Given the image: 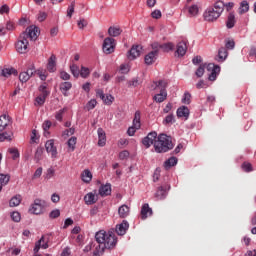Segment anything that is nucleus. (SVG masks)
I'll return each instance as SVG.
<instances>
[{
	"instance_id": "nucleus-33",
	"label": "nucleus",
	"mask_w": 256,
	"mask_h": 256,
	"mask_svg": "<svg viewBox=\"0 0 256 256\" xmlns=\"http://www.w3.org/2000/svg\"><path fill=\"white\" fill-rule=\"evenodd\" d=\"M177 161V158L170 157L164 162V168L168 171V169H171V167H175V165H177Z\"/></svg>"
},
{
	"instance_id": "nucleus-14",
	"label": "nucleus",
	"mask_w": 256,
	"mask_h": 256,
	"mask_svg": "<svg viewBox=\"0 0 256 256\" xmlns=\"http://www.w3.org/2000/svg\"><path fill=\"white\" fill-rule=\"evenodd\" d=\"M45 148L47 153H50L52 159H57L58 152L57 147L55 146V140L51 139L46 141Z\"/></svg>"
},
{
	"instance_id": "nucleus-12",
	"label": "nucleus",
	"mask_w": 256,
	"mask_h": 256,
	"mask_svg": "<svg viewBox=\"0 0 256 256\" xmlns=\"http://www.w3.org/2000/svg\"><path fill=\"white\" fill-rule=\"evenodd\" d=\"M22 34H26V39H31V41H37V37H39V27L33 25L29 26Z\"/></svg>"
},
{
	"instance_id": "nucleus-8",
	"label": "nucleus",
	"mask_w": 256,
	"mask_h": 256,
	"mask_svg": "<svg viewBox=\"0 0 256 256\" xmlns=\"http://www.w3.org/2000/svg\"><path fill=\"white\" fill-rule=\"evenodd\" d=\"M45 207H47V202L45 200L36 199L30 208V213L33 215H41L43 211H45Z\"/></svg>"
},
{
	"instance_id": "nucleus-56",
	"label": "nucleus",
	"mask_w": 256,
	"mask_h": 256,
	"mask_svg": "<svg viewBox=\"0 0 256 256\" xmlns=\"http://www.w3.org/2000/svg\"><path fill=\"white\" fill-rule=\"evenodd\" d=\"M60 215H61V211H59V209H56L50 212L49 217L51 219H57V217H59Z\"/></svg>"
},
{
	"instance_id": "nucleus-60",
	"label": "nucleus",
	"mask_w": 256,
	"mask_h": 256,
	"mask_svg": "<svg viewBox=\"0 0 256 256\" xmlns=\"http://www.w3.org/2000/svg\"><path fill=\"white\" fill-rule=\"evenodd\" d=\"M161 10H154L152 13H151V17L153 19H161Z\"/></svg>"
},
{
	"instance_id": "nucleus-39",
	"label": "nucleus",
	"mask_w": 256,
	"mask_h": 256,
	"mask_svg": "<svg viewBox=\"0 0 256 256\" xmlns=\"http://www.w3.org/2000/svg\"><path fill=\"white\" fill-rule=\"evenodd\" d=\"M10 207H18V205H21V195H16L11 198L9 202Z\"/></svg>"
},
{
	"instance_id": "nucleus-21",
	"label": "nucleus",
	"mask_w": 256,
	"mask_h": 256,
	"mask_svg": "<svg viewBox=\"0 0 256 256\" xmlns=\"http://www.w3.org/2000/svg\"><path fill=\"white\" fill-rule=\"evenodd\" d=\"M97 133L99 147H105V144L107 143V136L105 134V130H103V128H98Z\"/></svg>"
},
{
	"instance_id": "nucleus-24",
	"label": "nucleus",
	"mask_w": 256,
	"mask_h": 256,
	"mask_svg": "<svg viewBox=\"0 0 256 256\" xmlns=\"http://www.w3.org/2000/svg\"><path fill=\"white\" fill-rule=\"evenodd\" d=\"M171 189V186H160L156 192L157 199H165L167 197V191Z\"/></svg>"
},
{
	"instance_id": "nucleus-50",
	"label": "nucleus",
	"mask_w": 256,
	"mask_h": 256,
	"mask_svg": "<svg viewBox=\"0 0 256 256\" xmlns=\"http://www.w3.org/2000/svg\"><path fill=\"white\" fill-rule=\"evenodd\" d=\"M94 107H97V100L92 99V100H90V101L87 103L86 109H87V111H91V110H93Z\"/></svg>"
},
{
	"instance_id": "nucleus-27",
	"label": "nucleus",
	"mask_w": 256,
	"mask_h": 256,
	"mask_svg": "<svg viewBox=\"0 0 256 256\" xmlns=\"http://www.w3.org/2000/svg\"><path fill=\"white\" fill-rule=\"evenodd\" d=\"M110 194H111V184H105L100 186L99 195H101V197H107Z\"/></svg>"
},
{
	"instance_id": "nucleus-26",
	"label": "nucleus",
	"mask_w": 256,
	"mask_h": 256,
	"mask_svg": "<svg viewBox=\"0 0 256 256\" xmlns=\"http://www.w3.org/2000/svg\"><path fill=\"white\" fill-rule=\"evenodd\" d=\"M159 55L156 54L155 52H150L148 53L145 58H144V61L146 63V65H153V63H155V61H157V57Z\"/></svg>"
},
{
	"instance_id": "nucleus-48",
	"label": "nucleus",
	"mask_w": 256,
	"mask_h": 256,
	"mask_svg": "<svg viewBox=\"0 0 256 256\" xmlns=\"http://www.w3.org/2000/svg\"><path fill=\"white\" fill-rule=\"evenodd\" d=\"M73 13H75V2H72L71 5L68 6L67 17L71 19V17H73Z\"/></svg>"
},
{
	"instance_id": "nucleus-3",
	"label": "nucleus",
	"mask_w": 256,
	"mask_h": 256,
	"mask_svg": "<svg viewBox=\"0 0 256 256\" xmlns=\"http://www.w3.org/2000/svg\"><path fill=\"white\" fill-rule=\"evenodd\" d=\"M223 11H225V3L223 1H217L213 6L208 7L204 11V21H208L209 23L217 21Z\"/></svg>"
},
{
	"instance_id": "nucleus-64",
	"label": "nucleus",
	"mask_w": 256,
	"mask_h": 256,
	"mask_svg": "<svg viewBox=\"0 0 256 256\" xmlns=\"http://www.w3.org/2000/svg\"><path fill=\"white\" fill-rule=\"evenodd\" d=\"M69 255H71V248L69 247L64 248L61 253V256H69Z\"/></svg>"
},
{
	"instance_id": "nucleus-49",
	"label": "nucleus",
	"mask_w": 256,
	"mask_h": 256,
	"mask_svg": "<svg viewBox=\"0 0 256 256\" xmlns=\"http://www.w3.org/2000/svg\"><path fill=\"white\" fill-rule=\"evenodd\" d=\"M242 169L243 171H245L246 173H251V171H253V166L251 165V163L249 162H244L242 164Z\"/></svg>"
},
{
	"instance_id": "nucleus-9",
	"label": "nucleus",
	"mask_w": 256,
	"mask_h": 256,
	"mask_svg": "<svg viewBox=\"0 0 256 256\" xmlns=\"http://www.w3.org/2000/svg\"><path fill=\"white\" fill-rule=\"evenodd\" d=\"M29 47V41L27 40V34H22L16 43V51L18 53H25Z\"/></svg>"
},
{
	"instance_id": "nucleus-43",
	"label": "nucleus",
	"mask_w": 256,
	"mask_h": 256,
	"mask_svg": "<svg viewBox=\"0 0 256 256\" xmlns=\"http://www.w3.org/2000/svg\"><path fill=\"white\" fill-rule=\"evenodd\" d=\"M91 74V71L89 68L82 66L80 70V76L83 77V79H87L89 75Z\"/></svg>"
},
{
	"instance_id": "nucleus-41",
	"label": "nucleus",
	"mask_w": 256,
	"mask_h": 256,
	"mask_svg": "<svg viewBox=\"0 0 256 256\" xmlns=\"http://www.w3.org/2000/svg\"><path fill=\"white\" fill-rule=\"evenodd\" d=\"M67 145H68L70 151H75V146L77 145V137L72 136V137L68 140Z\"/></svg>"
},
{
	"instance_id": "nucleus-4",
	"label": "nucleus",
	"mask_w": 256,
	"mask_h": 256,
	"mask_svg": "<svg viewBox=\"0 0 256 256\" xmlns=\"http://www.w3.org/2000/svg\"><path fill=\"white\" fill-rule=\"evenodd\" d=\"M205 69L210 73L209 74V81H215L217 79V75H219L221 68L213 63H210L208 65L202 64L198 67L196 70V76L201 77L205 73Z\"/></svg>"
},
{
	"instance_id": "nucleus-37",
	"label": "nucleus",
	"mask_w": 256,
	"mask_h": 256,
	"mask_svg": "<svg viewBox=\"0 0 256 256\" xmlns=\"http://www.w3.org/2000/svg\"><path fill=\"white\" fill-rule=\"evenodd\" d=\"M173 49H175V44L172 42L161 44V50L164 53H169V51H173Z\"/></svg>"
},
{
	"instance_id": "nucleus-30",
	"label": "nucleus",
	"mask_w": 256,
	"mask_h": 256,
	"mask_svg": "<svg viewBox=\"0 0 256 256\" xmlns=\"http://www.w3.org/2000/svg\"><path fill=\"white\" fill-rule=\"evenodd\" d=\"M177 117H185L187 119L189 117V108L186 106H181L180 108L177 109Z\"/></svg>"
},
{
	"instance_id": "nucleus-52",
	"label": "nucleus",
	"mask_w": 256,
	"mask_h": 256,
	"mask_svg": "<svg viewBox=\"0 0 256 256\" xmlns=\"http://www.w3.org/2000/svg\"><path fill=\"white\" fill-rule=\"evenodd\" d=\"M60 79H62V81H69V79H71V75L66 71H60Z\"/></svg>"
},
{
	"instance_id": "nucleus-57",
	"label": "nucleus",
	"mask_w": 256,
	"mask_h": 256,
	"mask_svg": "<svg viewBox=\"0 0 256 256\" xmlns=\"http://www.w3.org/2000/svg\"><path fill=\"white\" fill-rule=\"evenodd\" d=\"M63 113H65V108L59 110L56 115H55V119H57V121H63Z\"/></svg>"
},
{
	"instance_id": "nucleus-13",
	"label": "nucleus",
	"mask_w": 256,
	"mask_h": 256,
	"mask_svg": "<svg viewBox=\"0 0 256 256\" xmlns=\"http://www.w3.org/2000/svg\"><path fill=\"white\" fill-rule=\"evenodd\" d=\"M33 75H35V66L31 65L27 71L20 73L19 80L21 83H27V81H29Z\"/></svg>"
},
{
	"instance_id": "nucleus-32",
	"label": "nucleus",
	"mask_w": 256,
	"mask_h": 256,
	"mask_svg": "<svg viewBox=\"0 0 256 256\" xmlns=\"http://www.w3.org/2000/svg\"><path fill=\"white\" fill-rule=\"evenodd\" d=\"M1 75L2 77H11V75H17V71L15 70V68H3L1 70Z\"/></svg>"
},
{
	"instance_id": "nucleus-58",
	"label": "nucleus",
	"mask_w": 256,
	"mask_h": 256,
	"mask_svg": "<svg viewBox=\"0 0 256 256\" xmlns=\"http://www.w3.org/2000/svg\"><path fill=\"white\" fill-rule=\"evenodd\" d=\"M46 99L47 98H45V96L39 95L38 97H36V104L39 106L44 105Z\"/></svg>"
},
{
	"instance_id": "nucleus-5",
	"label": "nucleus",
	"mask_w": 256,
	"mask_h": 256,
	"mask_svg": "<svg viewBox=\"0 0 256 256\" xmlns=\"http://www.w3.org/2000/svg\"><path fill=\"white\" fill-rule=\"evenodd\" d=\"M152 88L154 91H159V93L154 95L153 100L156 103H163L167 99V82L159 80L153 83Z\"/></svg>"
},
{
	"instance_id": "nucleus-42",
	"label": "nucleus",
	"mask_w": 256,
	"mask_h": 256,
	"mask_svg": "<svg viewBox=\"0 0 256 256\" xmlns=\"http://www.w3.org/2000/svg\"><path fill=\"white\" fill-rule=\"evenodd\" d=\"M11 179L9 174H0V185H7Z\"/></svg>"
},
{
	"instance_id": "nucleus-7",
	"label": "nucleus",
	"mask_w": 256,
	"mask_h": 256,
	"mask_svg": "<svg viewBox=\"0 0 256 256\" xmlns=\"http://www.w3.org/2000/svg\"><path fill=\"white\" fill-rule=\"evenodd\" d=\"M115 47H117V42L112 37H107L104 39L102 49L103 53L106 55H111V53H115Z\"/></svg>"
},
{
	"instance_id": "nucleus-35",
	"label": "nucleus",
	"mask_w": 256,
	"mask_h": 256,
	"mask_svg": "<svg viewBox=\"0 0 256 256\" xmlns=\"http://www.w3.org/2000/svg\"><path fill=\"white\" fill-rule=\"evenodd\" d=\"M226 27L228 29H233V27H235V14L234 13H230L228 15V19L226 21Z\"/></svg>"
},
{
	"instance_id": "nucleus-25",
	"label": "nucleus",
	"mask_w": 256,
	"mask_h": 256,
	"mask_svg": "<svg viewBox=\"0 0 256 256\" xmlns=\"http://www.w3.org/2000/svg\"><path fill=\"white\" fill-rule=\"evenodd\" d=\"M84 201L86 205H95L97 203V196L89 192L84 196Z\"/></svg>"
},
{
	"instance_id": "nucleus-53",
	"label": "nucleus",
	"mask_w": 256,
	"mask_h": 256,
	"mask_svg": "<svg viewBox=\"0 0 256 256\" xmlns=\"http://www.w3.org/2000/svg\"><path fill=\"white\" fill-rule=\"evenodd\" d=\"M174 122H175V116H173V114H169L168 116H166L164 120V125H169V123H174Z\"/></svg>"
},
{
	"instance_id": "nucleus-61",
	"label": "nucleus",
	"mask_w": 256,
	"mask_h": 256,
	"mask_svg": "<svg viewBox=\"0 0 256 256\" xmlns=\"http://www.w3.org/2000/svg\"><path fill=\"white\" fill-rule=\"evenodd\" d=\"M225 47H226V49H235V41L227 40Z\"/></svg>"
},
{
	"instance_id": "nucleus-45",
	"label": "nucleus",
	"mask_w": 256,
	"mask_h": 256,
	"mask_svg": "<svg viewBox=\"0 0 256 256\" xmlns=\"http://www.w3.org/2000/svg\"><path fill=\"white\" fill-rule=\"evenodd\" d=\"M70 71L72 73V75L74 77H79L81 71H79V66L78 65H75L73 64L72 66H70Z\"/></svg>"
},
{
	"instance_id": "nucleus-28",
	"label": "nucleus",
	"mask_w": 256,
	"mask_h": 256,
	"mask_svg": "<svg viewBox=\"0 0 256 256\" xmlns=\"http://www.w3.org/2000/svg\"><path fill=\"white\" fill-rule=\"evenodd\" d=\"M123 33V30L120 27L117 26H111L108 29V35L110 37H119Z\"/></svg>"
},
{
	"instance_id": "nucleus-20",
	"label": "nucleus",
	"mask_w": 256,
	"mask_h": 256,
	"mask_svg": "<svg viewBox=\"0 0 256 256\" xmlns=\"http://www.w3.org/2000/svg\"><path fill=\"white\" fill-rule=\"evenodd\" d=\"M57 67V57L52 54L48 59L47 69L50 73H55Z\"/></svg>"
},
{
	"instance_id": "nucleus-38",
	"label": "nucleus",
	"mask_w": 256,
	"mask_h": 256,
	"mask_svg": "<svg viewBox=\"0 0 256 256\" xmlns=\"http://www.w3.org/2000/svg\"><path fill=\"white\" fill-rule=\"evenodd\" d=\"M39 91H40V96L45 98H47L48 95H50L51 93L49 90H47V83L45 82L39 86Z\"/></svg>"
},
{
	"instance_id": "nucleus-63",
	"label": "nucleus",
	"mask_w": 256,
	"mask_h": 256,
	"mask_svg": "<svg viewBox=\"0 0 256 256\" xmlns=\"http://www.w3.org/2000/svg\"><path fill=\"white\" fill-rule=\"evenodd\" d=\"M249 57L250 59L253 61L256 57V48L255 47H252L249 51Z\"/></svg>"
},
{
	"instance_id": "nucleus-18",
	"label": "nucleus",
	"mask_w": 256,
	"mask_h": 256,
	"mask_svg": "<svg viewBox=\"0 0 256 256\" xmlns=\"http://www.w3.org/2000/svg\"><path fill=\"white\" fill-rule=\"evenodd\" d=\"M151 215H153V209L149 207V204L145 203L142 206L141 212H140V217L142 221H145V219H147L148 217H151Z\"/></svg>"
},
{
	"instance_id": "nucleus-17",
	"label": "nucleus",
	"mask_w": 256,
	"mask_h": 256,
	"mask_svg": "<svg viewBox=\"0 0 256 256\" xmlns=\"http://www.w3.org/2000/svg\"><path fill=\"white\" fill-rule=\"evenodd\" d=\"M72 88L73 83L69 81H64L59 85V90L61 91L62 95H64V97H69V91H71Z\"/></svg>"
},
{
	"instance_id": "nucleus-16",
	"label": "nucleus",
	"mask_w": 256,
	"mask_h": 256,
	"mask_svg": "<svg viewBox=\"0 0 256 256\" xmlns=\"http://www.w3.org/2000/svg\"><path fill=\"white\" fill-rule=\"evenodd\" d=\"M141 51H143L142 45L132 46V48L130 49V51L128 53V59H130V61H133V59H137V57H139L141 55Z\"/></svg>"
},
{
	"instance_id": "nucleus-23",
	"label": "nucleus",
	"mask_w": 256,
	"mask_h": 256,
	"mask_svg": "<svg viewBox=\"0 0 256 256\" xmlns=\"http://www.w3.org/2000/svg\"><path fill=\"white\" fill-rule=\"evenodd\" d=\"M4 141H13V131L4 130L3 132H0V143H4Z\"/></svg>"
},
{
	"instance_id": "nucleus-1",
	"label": "nucleus",
	"mask_w": 256,
	"mask_h": 256,
	"mask_svg": "<svg viewBox=\"0 0 256 256\" xmlns=\"http://www.w3.org/2000/svg\"><path fill=\"white\" fill-rule=\"evenodd\" d=\"M142 144L146 149H149V147L154 145L156 153H167V151L173 149V141L171 140V137L166 134H160L157 137V132H150L142 140Z\"/></svg>"
},
{
	"instance_id": "nucleus-15",
	"label": "nucleus",
	"mask_w": 256,
	"mask_h": 256,
	"mask_svg": "<svg viewBox=\"0 0 256 256\" xmlns=\"http://www.w3.org/2000/svg\"><path fill=\"white\" fill-rule=\"evenodd\" d=\"M11 130V120L9 119V116L2 115L0 116V133H3V131H10Z\"/></svg>"
},
{
	"instance_id": "nucleus-34",
	"label": "nucleus",
	"mask_w": 256,
	"mask_h": 256,
	"mask_svg": "<svg viewBox=\"0 0 256 256\" xmlns=\"http://www.w3.org/2000/svg\"><path fill=\"white\" fill-rule=\"evenodd\" d=\"M227 48H220L219 52H218V61L220 63H223V61H225L227 59Z\"/></svg>"
},
{
	"instance_id": "nucleus-54",
	"label": "nucleus",
	"mask_w": 256,
	"mask_h": 256,
	"mask_svg": "<svg viewBox=\"0 0 256 256\" xmlns=\"http://www.w3.org/2000/svg\"><path fill=\"white\" fill-rule=\"evenodd\" d=\"M182 103H185L186 105H189V103H191V94L189 92L184 93Z\"/></svg>"
},
{
	"instance_id": "nucleus-46",
	"label": "nucleus",
	"mask_w": 256,
	"mask_h": 256,
	"mask_svg": "<svg viewBox=\"0 0 256 256\" xmlns=\"http://www.w3.org/2000/svg\"><path fill=\"white\" fill-rule=\"evenodd\" d=\"M35 74L40 77L41 81H45L47 79V72L45 70H35Z\"/></svg>"
},
{
	"instance_id": "nucleus-51",
	"label": "nucleus",
	"mask_w": 256,
	"mask_h": 256,
	"mask_svg": "<svg viewBox=\"0 0 256 256\" xmlns=\"http://www.w3.org/2000/svg\"><path fill=\"white\" fill-rule=\"evenodd\" d=\"M42 155H43V148H37L34 154V159H36L37 161H41Z\"/></svg>"
},
{
	"instance_id": "nucleus-55",
	"label": "nucleus",
	"mask_w": 256,
	"mask_h": 256,
	"mask_svg": "<svg viewBox=\"0 0 256 256\" xmlns=\"http://www.w3.org/2000/svg\"><path fill=\"white\" fill-rule=\"evenodd\" d=\"M11 218L15 221V223H19V221H21V214L19 212H13L11 214Z\"/></svg>"
},
{
	"instance_id": "nucleus-59",
	"label": "nucleus",
	"mask_w": 256,
	"mask_h": 256,
	"mask_svg": "<svg viewBox=\"0 0 256 256\" xmlns=\"http://www.w3.org/2000/svg\"><path fill=\"white\" fill-rule=\"evenodd\" d=\"M39 139V137H37V130H32V134L30 137V141L31 143H37V140Z\"/></svg>"
},
{
	"instance_id": "nucleus-6",
	"label": "nucleus",
	"mask_w": 256,
	"mask_h": 256,
	"mask_svg": "<svg viewBox=\"0 0 256 256\" xmlns=\"http://www.w3.org/2000/svg\"><path fill=\"white\" fill-rule=\"evenodd\" d=\"M139 129H141V112L136 111L134 114L133 124L127 130L129 137H133Z\"/></svg>"
},
{
	"instance_id": "nucleus-31",
	"label": "nucleus",
	"mask_w": 256,
	"mask_h": 256,
	"mask_svg": "<svg viewBox=\"0 0 256 256\" xmlns=\"http://www.w3.org/2000/svg\"><path fill=\"white\" fill-rule=\"evenodd\" d=\"M81 179L84 183H91L93 179V174H91V171L86 169L82 172Z\"/></svg>"
},
{
	"instance_id": "nucleus-11",
	"label": "nucleus",
	"mask_w": 256,
	"mask_h": 256,
	"mask_svg": "<svg viewBox=\"0 0 256 256\" xmlns=\"http://www.w3.org/2000/svg\"><path fill=\"white\" fill-rule=\"evenodd\" d=\"M96 97H99L104 103V105H113V101H115V97L111 94L105 95L102 89L96 90Z\"/></svg>"
},
{
	"instance_id": "nucleus-40",
	"label": "nucleus",
	"mask_w": 256,
	"mask_h": 256,
	"mask_svg": "<svg viewBox=\"0 0 256 256\" xmlns=\"http://www.w3.org/2000/svg\"><path fill=\"white\" fill-rule=\"evenodd\" d=\"M247 11H249V2L244 0L240 4L239 13L243 15V13H247Z\"/></svg>"
},
{
	"instance_id": "nucleus-47",
	"label": "nucleus",
	"mask_w": 256,
	"mask_h": 256,
	"mask_svg": "<svg viewBox=\"0 0 256 256\" xmlns=\"http://www.w3.org/2000/svg\"><path fill=\"white\" fill-rule=\"evenodd\" d=\"M8 152L13 155L12 159L15 161V159H19V150L17 148H9Z\"/></svg>"
},
{
	"instance_id": "nucleus-44",
	"label": "nucleus",
	"mask_w": 256,
	"mask_h": 256,
	"mask_svg": "<svg viewBox=\"0 0 256 256\" xmlns=\"http://www.w3.org/2000/svg\"><path fill=\"white\" fill-rule=\"evenodd\" d=\"M152 53L159 55V50L161 49V44L159 42H153L151 44Z\"/></svg>"
},
{
	"instance_id": "nucleus-22",
	"label": "nucleus",
	"mask_w": 256,
	"mask_h": 256,
	"mask_svg": "<svg viewBox=\"0 0 256 256\" xmlns=\"http://www.w3.org/2000/svg\"><path fill=\"white\" fill-rule=\"evenodd\" d=\"M185 53H187V42L181 41L177 44L176 55L184 57Z\"/></svg>"
},
{
	"instance_id": "nucleus-2",
	"label": "nucleus",
	"mask_w": 256,
	"mask_h": 256,
	"mask_svg": "<svg viewBox=\"0 0 256 256\" xmlns=\"http://www.w3.org/2000/svg\"><path fill=\"white\" fill-rule=\"evenodd\" d=\"M95 239L99 245L94 250V256H101L105 253V249H113L117 245V237L113 232H105L100 230L96 233Z\"/></svg>"
},
{
	"instance_id": "nucleus-10",
	"label": "nucleus",
	"mask_w": 256,
	"mask_h": 256,
	"mask_svg": "<svg viewBox=\"0 0 256 256\" xmlns=\"http://www.w3.org/2000/svg\"><path fill=\"white\" fill-rule=\"evenodd\" d=\"M39 249H49V237L48 236H42L40 240H38L35 243L34 247V256H39L37 253H39Z\"/></svg>"
},
{
	"instance_id": "nucleus-19",
	"label": "nucleus",
	"mask_w": 256,
	"mask_h": 256,
	"mask_svg": "<svg viewBox=\"0 0 256 256\" xmlns=\"http://www.w3.org/2000/svg\"><path fill=\"white\" fill-rule=\"evenodd\" d=\"M127 229H129V222L127 220H123L121 224L116 226L117 235L123 236L127 233Z\"/></svg>"
},
{
	"instance_id": "nucleus-29",
	"label": "nucleus",
	"mask_w": 256,
	"mask_h": 256,
	"mask_svg": "<svg viewBox=\"0 0 256 256\" xmlns=\"http://www.w3.org/2000/svg\"><path fill=\"white\" fill-rule=\"evenodd\" d=\"M118 215L121 217V219H125V217L129 216V206L127 205H122L118 209Z\"/></svg>"
},
{
	"instance_id": "nucleus-36",
	"label": "nucleus",
	"mask_w": 256,
	"mask_h": 256,
	"mask_svg": "<svg viewBox=\"0 0 256 256\" xmlns=\"http://www.w3.org/2000/svg\"><path fill=\"white\" fill-rule=\"evenodd\" d=\"M188 13L190 17H197V15H199V6L193 4L192 6L188 7Z\"/></svg>"
},
{
	"instance_id": "nucleus-62",
	"label": "nucleus",
	"mask_w": 256,
	"mask_h": 256,
	"mask_svg": "<svg viewBox=\"0 0 256 256\" xmlns=\"http://www.w3.org/2000/svg\"><path fill=\"white\" fill-rule=\"evenodd\" d=\"M127 157H129V151L124 150L119 153V159H121L122 161L127 159Z\"/></svg>"
}]
</instances>
